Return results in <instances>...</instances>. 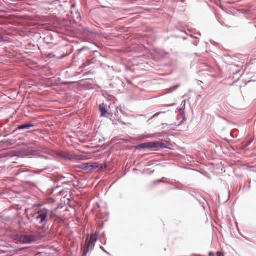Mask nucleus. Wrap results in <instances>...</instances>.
<instances>
[{"label":"nucleus","mask_w":256,"mask_h":256,"mask_svg":"<svg viewBox=\"0 0 256 256\" xmlns=\"http://www.w3.org/2000/svg\"><path fill=\"white\" fill-rule=\"evenodd\" d=\"M86 170H91L98 166L96 163H86Z\"/></svg>","instance_id":"nucleus-5"},{"label":"nucleus","mask_w":256,"mask_h":256,"mask_svg":"<svg viewBox=\"0 0 256 256\" xmlns=\"http://www.w3.org/2000/svg\"><path fill=\"white\" fill-rule=\"evenodd\" d=\"M160 147H161V144L158 142L144 143L138 146V148L143 149Z\"/></svg>","instance_id":"nucleus-4"},{"label":"nucleus","mask_w":256,"mask_h":256,"mask_svg":"<svg viewBox=\"0 0 256 256\" xmlns=\"http://www.w3.org/2000/svg\"><path fill=\"white\" fill-rule=\"evenodd\" d=\"M79 168L82 169V170H86V163H84V164H81L80 166H79Z\"/></svg>","instance_id":"nucleus-8"},{"label":"nucleus","mask_w":256,"mask_h":256,"mask_svg":"<svg viewBox=\"0 0 256 256\" xmlns=\"http://www.w3.org/2000/svg\"><path fill=\"white\" fill-rule=\"evenodd\" d=\"M160 113V112H158V113H156V114H155L153 117H154V116H158Z\"/></svg>","instance_id":"nucleus-11"},{"label":"nucleus","mask_w":256,"mask_h":256,"mask_svg":"<svg viewBox=\"0 0 256 256\" xmlns=\"http://www.w3.org/2000/svg\"><path fill=\"white\" fill-rule=\"evenodd\" d=\"M62 156L66 158H69V159L70 158V155L68 154H64L62 155Z\"/></svg>","instance_id":"nucleus-9"},{"label":"nucleus","mask_w":256,"mask_h":256,"mask_svg":"<svg viewBox=\"0 0 256 256\" xmlns=\"http://www.w3.org/2000/svg\"><path fill=\"white\" fill-rule=\"evenodd\" d=\"M97 240V236L96 234H92L89 239L86 240L85 247L83 250L84 256H86L89 250L92 249L95 245V242Z\"/></svg>","instance_id":"nucleus-2"},{"label":"nucleus","mask_w":256,"mask_h":256,"mask_svg":"<svg viewBox=\"0 0 256 256\" xmlns=\"http://www.w3.org/2000/svg\"><path fill=\"white\" fill-rule=\"evenodd\" d=\"M16 242L22 244L30 243L35 240L34 237L31 235L18 234L16 236Z\"/></svg>","instance_id":"nucleus-3"},{"label":"nucleus","mask_w":256,"mask_h":256,"mask_svg":"<svg viewBox=\"0 0 256 256\" xmlns=\"http://www.w3.org/2000/svg\"><path fill=\"white\" fill-rule=\"evenodd\" d=\"M217 256H224V254L222 252H217Z\"/></svg>","instance_id":"nucleus-10"},{"label":"nucleus","mask_w":256,"mask_h":256,"mask_svg":"<svg viewBox=\"0 0 256 256\" xmlns=\"http://www.w3.org/2000/svg\"><path fill=\"white\" fill-rule=\"evenodd\" d=\"M30 212H31L30 215L32 217L36 219L39 223L43 226L46 224L48 214V210L46 209L38 206H34Z\"/></svg>","instance_id":"nucleus-1"},{"label":"nucleus","mask_w":256,"mask_h":256,"mask_svg":"<svg viewBox=\"0 0 256 256\" xmlns=\"http://www.w3.org/2000/svg\"><path fill=\"white\" fill-rule=\"evenodd\" d=\"M36 126L34 124H22L18 126L17 128H30V127H34Z\"/></svg>","instance_id":"nucleus-7"},{"label":"nucleus","mask_w":256,"mask_h":256,"mask_svg":"<svg viewBox=\"0 0 256 256\" xmlns=\"http://www.w3.org/2000/svg\"><path fill=\"white\" fill-rule=\"evenodd\" d=\"M100 111L101 112L102 116H104L107 112L104 104H100L99 106Z\"/></svg>","instance_id":"nucleus-6"}]
</instances>
